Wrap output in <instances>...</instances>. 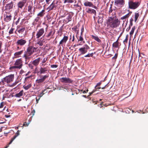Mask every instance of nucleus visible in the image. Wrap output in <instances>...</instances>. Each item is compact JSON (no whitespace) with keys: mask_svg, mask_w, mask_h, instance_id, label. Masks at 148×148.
Instances as JSON below:
<instances>
[{"mask_svg":"<svg viewBox=\"0 0 148 148\" xmlns=\"http://www.w3.org/2000/svg\"><path fill=\"white\" fill-rule=\"evenodd\" d=\"M20 131L19 130H18L17 132L15 133L14 136L11 138L10 142L8 144H7L5 148H7L9 147V145L11 144L14 140L19 135V132Z\"/></svg>","mask_w":148,"mask_h":148,"instance_id":"ddd939ff","label":"nucleus"},{"mask_svg":"<svg viewBox=\"0 0 148 148\" xmlns=\"http://www.w3.org/2000/svg\"><path fill=\"white\" fill-rule=\"evenodd\" d=\"M84 5L86 7H92L93 6H94L93 4L92 3L89 2L88 1H85L84 3ZM94 8L96 9L97 8V7L95 6H94Z\"/></svg>","mask_w":148,"mask_h":148,"instance_id":"412c9836","label":"nucleus"},{"mask_svg":"<svg viewBox=\"0 0 148 148\" xmlns=\"http://www.w3.org/2000/svg\"><path fill=\"white\" fill-rule=\"evenodd\" d=\"M83 34H81L79 38H78V41H82L84 40V39L82 37Z\"/></svg>","mask_w":148,"mask_h":148,"instance_id":"ea45409f","label":"nucleus"},{"mask_svg":"<svg viewBox=\"0 0 148 148\" xmlns=\"http://www.w3.org/2000/svg\"><path fill=\"white\" fill-rule=\"evenodd\" d=\"M29 12L28 15L26 16L25 17V18L26 20H29L34 15V11H31L30 12Z\"/></svg>","mask_w":148,"mask_h":148,"instance_id":"4be33fe9","label":"nucleus"},{"mask_svg":"<svg viewBox=\"0 0 148 148\" xmlns=\"http://www.w3.org/2000/svg\"><path fill=\"white\" fill-rule=\"evenodd\" d=\"M57 7V5L55 4L54 1L52 3L51 5L47 8V9L49 11L55 10Z\"/></svg>","mask_w":148,"mask_h":148,"instance_id":"2eb2a0df","label":"nucleus"},{"mask_svg":"<svg viewBox=\"0 0 148 148\" xmlns=\"http://www.w3.org/2000/svg\"><path fill=\"white\" fill-rule=\"evenodd\" d=\"M30 87V86L29 85L25 86H24V89H25L26 90H28Z\"/></svg>","mask_w":148,"mask_h":148,"instance_id":"3c124183","label":"nucleus"},{"mask_svg":"<svg viewBox=\"0 0 148 148\" xmlns=\"http://www.w3.org/2000/svg\"><path fill=\"white\" fill-rule=\"evenodd\" d=\"M119 42L118 41V39L115 42H114L112 45L113 47L115 48H117L119 46Z\"/></svg>","mask_w":148,"mask_h":148,"instance_id":"473e14b6","label":"nucleus"},{"mask_svg":"<svg viewBox=\"0 0 148 148\" xmlns=\"http://www.w3.org/2000/svg\"><path fill=\"white\" fill-rule=\"evenodd\" d=\"M14 77V75L13 74H11L8 76H6L1 80V82L3 84H5L6 83V85L8 86L12 87L15 86L17 83V82H15L13 83V82Z\"/></svg>","mask_w":148,"mask_h":148,"instance_id":"f03ea898","label":"nucleus"},{"mask_svg":"<svg viewBox=\"0 0 148 148\" xmlns=\"http://www.w3.org/2000/svg\"><path fill=\"white\" fill-rule=\"evenodd\" d=\"M65 89V88L64 87H63V86H62V87H61L59 89L60 90H62V89Z\"/></svg>","mask_w":148,"mask_h":148,"instance_id":"338daca9","label":"nucleus"},{"mask_svg":"<svg viewBox=\"0 0 148 148\" xmlns=\"http://www.w3.org/2000/svg\"><path fill=\"white\" fill-rule=\"evenodd\" d=\"M107 26L109 28H114L118 27L120 22L115 14L114 15L109 16L106 20Z\"/></svg>","mask_w":148,"mask_h":148,"instance_id":"f257e3e1","label":"nucleus"},{"mask_svg":"<svg viewBox=\"0 0 148 148\" xmlns=\"http://www.w3.org/2000/svg\"><path fill=\"white\" fill-rule=\"evenodd\" d=\"M25 30V27H22L19 29H17V31L18 32L19 35H22L24 32Z\"/></svg>","mask_w":148,"mask_h":148,"instance_id":"5701e85b","label":"nucleus"},{"mask_svg":"<svg viewBox=\"0 0 148 148\" xmlns=\"http://www.w3.org/2000/svg\"><path fill=\"white\" fill-rule=\"evenodd\" d=\"M90 49V47L86 44L83 47L79 48V51L81 53L79 56L84 54L87 52L88 50Z\"/></svg>","mask_w":148,"mask_h":148,"instance_id":"423d86ee","label":"nucleus"},{"mask_svg":"<svg viewBox=\"0 0 148 148\" xmlns=\"http://www.w3.org/2000/svg\"><path fill=\"white\" fill-rule=\"evenodd\" d=\"M125 4V0H115L114 4L116 6L119 7H122Z\"/></svg>","mask_w":148,"mask_h":148,"instance_id":"0eeeda50","label":"nucleus"},{"mask_svg":"<svg viewBox=\"0 0 148 148\" xmlns=\"http://www.w3.org/2000/svg\"><path fill=\"white\" fill-rule=\"evenodd\" d=\"M27 0H22L18 2L17 4L18 10L22 9L27 2Z\"/></svg>","mask_w":148,"mask_h":148,"instance_id":"9d476101","label":"nucleus"},{"mask_svg":"<svg viewBox=\"0 0 148 148\" xmlns=\"http://www.w3.org/2000/svg\"><path fill=\"white\" fill-rule=\"evenodd\" d=\"M49 77V75H46L43 76L41 79H37L36 81L37 83L40 84L43 82L45 79Z\"/></svg>","mask_w":148,"mask_h":148,"instance_id":"aec40b11","label":"nucleus"},{"mask_svg":"<svg viewBox=\"0 0 148 148\" xmlns=\"http://www.w3.org/2000/svg\"><path fill=\"white\" fill-rule=\"evenodd\" d=\"M92 38V39H94L96 41L99 43H100L101 42V40L97 36H95L93 35L91 36Z\"/></svg>","mask_w":148,"mask_h":148,"instance_id":"c85d7f7f","label":"nucleus"},{"mask_svg":"<svg viewBox=\"0 0 148 148\" xmlns=\"http://www.w3.org/2000/svg\"><path fill=\"white\" fill-rule=\"evenodd\" d=\"M55 32H54L53 33L52 30H51V31L47 35L45 36L47 38H49L51 37L54 34Z\"/></svg>","mask_w":148,"mask_h":148,"instance_id":"7c9ffc66","label":"nucleus"},{"mask_svg":"<svg viewBox=\"0 0 148 148\" xmlns=\"http://www.w3.org/2000/svg\"><path fill=\"white\" fill-rule=\"evenodd\" d=\"M132 12H130L126 15L123 16L122 17H121V20H126L127 18H128L129 17Z\"/></svg>","mask_w":148,"mask_h":148,"instance_id":"cd10ccee","label":"nucleus"},{"mask_svg":"<svg viewBox=\"0 0 148 148\" xmlns=\"http://www.w3.org/2000/svg\"><path fill=\"white\" fill-rule=\"evenodd\" d=\"M51 0H45L47 4H49Z\"/></svg>","mask_w":148,"mask_h":148,"instance_id":"4d7b16f0","label":"nucleus"},{"mask_svg":"<svg viewBox=\"0 0 148 148\" xmlns=\"http://www.w3.org/2000/svg\"><path fill=\"white\" fill-rule=\"evenodd\" d=\"M23 90L21 91L18 93H17L13 95V97H21L23 95Z\"/></svg>","mask_w":148,"mask_h":148,"instance_id":"bb28decb","label":"nucleus"},{"mask_svg":"<svg viewBox=\"0 0 148 148\" xmlns=\"http://www.w3.org/2000/svg\"><path fill=\"white\" fill-rule=\"evenodd\" d=\"M37 44L38 45H39L40 46H42L43 45V43L42 41H38Z\"/></svg>","mask_w":148,"mask_h":148,"instance_id":"c03bdc74","label":"nucleus"},{"mask_svg":"<svg viewBox=\"0 0 148 148\" xmlns=\"http://www.w3.org/2000/svg\"><path fill=\"white\" fill-rule=\"evenodd\" d=\"M12 16L10 14L7 15L5 17H4V21L5 22H8L12 19Z\"/></svg>","mask_w":148,"mask_h":148,"instance_id":"a878e982","label":"nucleus"},{"mask_svg":"<svg viewBox=\"0 0 148 148\" xmlns=\"http://www.w3.org/2000/svg\"><path fill=\"white\" fill-rule=\"evenodd\" d=\"M29 124V123H27L26 122H25L23 125V126L25 127L27 126Z\"/></svg>","mask_w":148,"mask_h":148,"instance_id":"603ef678","label":"nucleus"},{"mask_svg":"<svg viewBox=\"0 0 148 148\" xmlns=\"http://www.w3.org/2000/svg\"><path fill=\"white\" fill-rule=\"evenodd\" d=\"M108 84H107L106 85L104 86L103 87H102V89H104L106 87H108Z\"/></svg>","mask_w":148,"mask_h":148,"instance_id":"e2e57ef3","label":"nucleus"},{"mask_svg":"<svg viewBox=\"0 0 148 148\" xmlns=\"http://www.w3.org/2000/svg\"><path fill=\"white\" fill-rule=\"evenodd\" d=\"M42 58L41 57H38L32 61V64L35 66H37L40 62L42 60Z\"/></svg>","mask_w":148,"mask_h":148,"instance_id":"4468645a","label":"nucleus"},{"mask_svg":"<svg viewBox=\"0 0 148 148\" xmlns=\"http://www.w3.org/2000/svg\"><path fill=\"white\" fill-rule=\"evenodd\" d=\"M101 82H99L98 83H97L96 85L95 86V88H96V87L99 86L101 84Z\"/></svg>","mask_w":148,"mask_h":148,"instance_id":"864d4df0","label":"nucleus"},{"mask_svg":"<svg viewBox=\"0 0 148 148\" xmlns=\"http://www.w3.org/2000/svg\"><path fill=\"white\" fill-rule=\"evenodd\" d=\"M139 111H140V112H142V114H144L145 113V112H143V111H142L141 110H139V111H137V112H138V113H140V112H139Z\"/></svg>","mask_w":148,"mask_h":148,"instance_id":"69168bd1","label":"nucleus"},{"mask_svg":"<svg viewBox=\"0 0 148 148\" xmlns=\"http://www.w3.org/2000/svg\"><path fill=\"white\" fill-rule=\"evenodd\" d=\"M135 29V26H134L132 28V29L130 33V34L131 36H132V35L133 34Z\"/></svg>","mask_w":148,"mask_h":148,"instance_id":"58836bf2","label":"nucleus"},{"mask_svg":"<svg viewBox=\"0 0 148 148\" xmlns=\"http://www.w3.org/2000/svg\"><path fill=\"white\" fill-rule=\"evenodd\" d=\"M13 3L12 1L10 3L7 4L5 6V8L7 10H10L13 8Z\"/></svg>","mask_w":148,"mask_h":148,"instance_id":"b1692460","label":"nucleus"},{"mask_svg":"<svg viewBox=\"0 0 148 148\" xmlns=\"http://www.w3.org/2000/svg\"><path fill=\"white\" fill-rule=\"evenodd\" d=\"M85 10L86 13L90 14H94L95 15L96 14V12L95 10L91 8H86L85 9Z\"/></svg>","mask_w":148,"mask_h":148,"instance_id":"dca6fc26","label":"nucleus"},{"mask_svg":"<svg viewBox=\"0 0 148 148\" xmlns=\"http://www.w3.org/2000/svg\"><path fill=\"white\" fill-rule=\"evenodd\" d=\"M18 69V68L14 65V66L10 67L9 68L10 70L11 71H14L16 69Z\"/></svg>","mask_w":148,"mask_h":148,"instance_id":"c9c22d12","label":"nucleus"},{"mask_svg":"<svg viewBox=\"0 0 148 148\" xmlns=\"http://www.w3.org/2000/svg\"><path fill=\"white\" fill-rule=\"evenodd\" d=\"M93 55H94V53H88L87 55H85L84 56V57H93Z\"/></svg>","mask_w":148,"mask_h":148,"instance_id":"4c0bfd02","label":"nucleus"},{"mask_svg":"<svg viewBox=\"0 0 148 148\" xmlns=\"http://www.w3.org/2000/svg\"><path fill=\"white\" fill-rule=\"evenodd\" d=\"M96 91V90H93L92 91L89 93V95H90L92 94L94 92H95Z\"/></svg>","mask_w":148,"mask_h":148,"instance_id":"bf43d9fd","label":"nucleus"},{"mask_svg":"<svg viewBox=\"0 0 148 148\" xmlns=\"http://www.w3.org/2000/svg\"><path fill=\"white\" fill-rule=\"evenodd\" d=\"M44 33L45 30L43 28H41L38 30L36 34V38H39L44 34Z\"/></svg>","mask_w":148,"mask_h":148,"instance_id":"9b49d317","label":"nucleus"},{"mask_svg":"<svg viewBox=\"0 0 148 148\" xmlns=\"http://www.w3.org/2000/svg\"><path fill=\"white\" fill-rule=\"evenodd\" d=\"M35 111L34 110H33L31 112V114L33 116L34 115L35 113Z\"/></svg>","mask_w":148,"mask_h":148,"instance_id":"680f3d73","label":"nucleus"},{"mask_svg":"<svg viewBox=\"0 0 148 148\" xmlns=\"http://www.w3.org/2000/svg\"><path fill=\"white\" fill-rule=\"evenodd\" d=\"M77 27L76 26H75L72 28V29L75 31H76L77 30Z\"/></svg>","mask_w":148,"mask_h":148,"instance_id":"5fc2aeb1","label":"nucleus"},{"mask_svg":"<svg viewBox=\"0 0 148 148\" xmlns=\"http://www.w3.org/2000/svg\"><path fill=\"white\" fill-rule=\"evenodd\" d=\"M30 73V72L29 71L25 75V76H27V75H28Z\"/></svg>","mask_w":148,"mask_h":148,"instance_id":"774afa93","label":"nucleus"},{"mask_svg":"<svg viewBox=\"0 0 148 148\" xmlns=\"http://www.w3.org/2000/svg\"><path fill=\"white\" fill-rule=\"evenodd\" d=\"M140 5V3L139 2H134L132 0H130L128 2L129 8L130 9H135Z\"/></svg>","mask_w":148,"mask_h":148,"instance_id":"39448f33","label":"nucleus"},{"mask_svg":"<svg viewBox=\"0 0 148 148\" xmlns=\"http://www.w3.org/2000/svg\"><path fill=\"white\" fill-rule=\"evenodd\" d=\"M60 81L63 83L71 84L73 81L70 78L68 77H62L60 79Z\"/></svg>","mask_w":148,"mask_h":148,"instance_id":"1a4fd4ad","label":"nucleus"},{"mask_svg":"<svg viewBox=\"0 0 148 148\" xmlns=\"http://www.w3.org/2000/svg\"><path fill=\"white\" fill-rule=\"evenodd\" d=\"M48 71V67L47 66L45 67H41L39 69V72L40 74H45L47 73Z\"/></svg>","mask_w":148,"mask_h":148,"instance_id":"f3484780","label":"nucleus"},{"mask_svg":"<svg viewBox=\"0 0 148 148\" xmlns=\"http://www.w3.org/2000/svg\"><path fill=\"white\" fill-rule=\"evenodd\" d=\"M133 21V19L132 18H131L130 20V24L129 25V27H130V26H132L133 25V23L132 22Z\"/></svg>","mask_w":148,"mask_h":148,"instance_id":"79ce46f5","label":"nucleus"},{"mask_svg":"<svg viewBox=\"0 0 148 148\" xmlns=\"http://www.w3.org/2000/svg\"><path fill=\"white\" fill-rule=\"evenodd\" d=\"M66 19H64L63 20V21L67 23L71 21L72 20V16L70 14H67L66 15Z\"/></svg>","mask_w":148,"mask_h":148,"instance_id":"6ab92c4d","label":"nucleus"},{"mask_svg":"<svg viewBox=\"0 0 148 148\" xmlns=\"http://www.w3.org/2000/svg\"><path fill=\"white\" fill-rule=\"evenodd\" d=\"M47 57H45L43 59L41 62L40 64V65L41 66H44L45 65V64H44V63H45L47 61Z\"/></svg>","mask_w":148,"mask_h":148,"instance_id":"c756f323","label":"nucleus"},{"mask_svg":"<svg viewBox=\"0 0 148 148\" xmlns=\"http://www.w3.org/2000/svg\"><path fill=\"white\" fill-rule=\"evenodd\" d=\"M2 45V42L0 41V53L2 52V50L1 49Z\"/></svg>","mask_w":148,"mask_h":148,"instance_id":"49530a36","label":"nucleus"},{"mask_svg":"<svg viewBox=\"0 0 148 148\" xmlns=\"http://www.w3.org/2000/svg\"><path fill=\"white\" fill-rule=\"evenodd\" d=\"M134 14H135L134 21L136 22V21L138 17H139V12H138V13L135 12V13Z\"/></svg>","mask_w":148,"mask_h":148,"instance_id":"72a5a7b5","label":"nucleus"},{"mask_svg":"<svg viewBox=\"0 0 148 148\" xmlns=\"http://www.w3.org/2000/svg\"><path fill=\"white\" fill-rule=\"evenodd\" d=\"M23 52V50H22L20 51L15 52L14 54L15 58H18L21 57L20 55H21Z\"/></svg>","mask_w":148,"mask_h":148,"instance_id":"393cba45","label":"nucleus"},{"mask_svg":"<svg viewBox=\"0 0 148 148\" xmlns=\"http://www.w3.org/2000/svg\"><path fill=\"white\" fill-rule=\"evenodd\" d=\"M27 42V40L23 38L17 40L15 43L16 46V49L17 50L21 49L22 47L26 44Z\"/></svg>","mask_w":148,"mask_h":148,"instance_id":"20e7f679","label":"nucleus"},{"mask_svg":"<svg viewBox=\"0 0 148 148\" xmlns=\"http://www.w3.org/2000/svg\"><path fill=\"white\" fill-rule=\"evenodd\" d=\"M32 7L30 5H29L28 6V12H30L31 11H32Z\"/></svg>","mask_w":148,"mask_h":148,"instance_id":"37998d69","label":"nucleus"},{"mask_svg":"<svg viewBox=\"0 0 148 148\" xmlns=\"http://www.w3.org/2000/svg\"><path fill=\"white\" fill-rule=\"evenodd\" d=\"M4 106V103L3 102H2L1 103L0 105V108H3V106Z\"/></svg>","mask_w":148,"mask_h":148,"instance_id":"13d9d810","label":"nucleus"},{"mask_svg":"<svg viewBox=\"0 0 148 148\" xmlns=\"http://www.w3.org/2000/svg\"><path fill=\"white\" fill-rule=\"evenodd\" d=\"M68 39V37L66 36L65 34L64 35V36L63 38L60 40L59 42L60 45H62L64 44H65Z\"/></svg>","mask_w":148,"mask_h":148,"instance_id":"a211bd4d","label":"nucleus"},{"mask_svg":"<svg viewBox=\"0 0 148 148\" xmlns=\"http://www.w3.org/2000/svg\"><path fill=\"white\" fill-rule=\"evenodd\" d=\"M118 56V53L115 54L114 56L112 58V59L114 60L115 61H116V60Z\"/></svg>","mask_w":148,"mask_h":148,"instance_id":"a19ab883","label":"nucleus"},{"mask_svg":"<svg viewBox=\"0 0 148 148\" xmlns=\"http://www.w3.org/2000/svg\"><path fill=\"white\" fill-rule=\"evenodd\" d=\"M75 40V38H74V35H73L72 36V41L73 42Z\"/></svg>","mask_w":148,"mask_h":148,"instance_id":"0e129e2a","label":"nucleus"},{"mask_svg":"<svg viewBox=\"0 0 148 148\" xmlns=\"http://www.w3.org/2000/svg\"><path fill=\"white\" fill-rule=\"evenodd\" d=\"M46 91V90L45 89L43 90L42 91V92L40 93L38 95V99H40V98L42 97L43 95L44 94V92Z\"/></svg>","mask_w":148,"mask_h":148,"instance_id":"e433bc0d","label":"nucleus"},{"mask_svg":"<svg viewBox=\"0 0 148 148\" xmlns=\"http://www.w3.org/2000/svg\"><path fill=\"white\" fill-rule=\"evenodd\" d=\"M14 29V28H12L11 29L9 30V33L10 34H12L13 33V31Z\"/></svg>","mask_w":148,"mask_h":148,"instance_id":"a18cd8bd","label":"nucleus"},{"mask_svg":"<svg viewBox=\"0 0 148 148\" xmlns=\"http://www.w3.org/2000/svg\"><path fill=\"white\" fill-rule=\"evenodd\" d=\"M37 48L34 47L32 45L29 46L25 51L23 56V57L25 58V61L30 59L31 58L30 56L34 53L35 50Z\"/></svg>","mask_w":148,"mask_h":148,"instance_id":"7ed1b4c3","label":"nucleus"},{"mask_svg":"<svg viewBox=\"0 0 148 148\" xmlns=\"http://www.w3.org/2000/svg\"><path fill=\"white\" fill-rule=\"evenodd\" d=\"M45 10L43 9L37 15L38 16L35 18V21L38 22L39 20L40 17H42L44 16L45 14Z\"/></svg>","mask_w":148,"mask_h":148,"instance_id":"f8f14e48","label":"nucleus"},{"mask_svg":"<svg viewBox=\"0 0 148 148\" xmlns=\"http://www.w3.org/2000/svg\"><path fill=\"white\" fill-rule=\"evenodd\" d=\"M112 4H111L110 5V7L109 9V10L108 11V14L109 15V16H111L112 15V14H111V13L112 12V11H113V10L112 9Z\"/></svg>","mask_w":148,"mask_h":148,"instance_id":"f704fd0d","label":"nucleus"},{"mask_svg":"<svg viewBox=\"0 0 148 148\" xmlns=\"http://www.w3.org/2000/svg\"><path fill=\"white\" fill-rule=\"evenodd\" d=\"M32 77V76L31 75H30V76H28L27 77H26L25 78V81H27L28 79H29V78L30 77Z\"/></svg>","mask_w":148,"mask_h":148,"instance_id":"052dcab7","label":"nucleus"},{"mask_svg":"<svg viewBox=\"0 0 148 148\" xmlns=\"http://www.w3.org/2000/svg\"><path fill=\"white\" fill-rule=\"evenodd\" d=\"M25 72L24 71V70L23 69H21L20 72V74L21 75L23 73Z\"/></svg>","mask_w":148,"mask_h":148,"instance_id":"6e6d98bb","label":"nucleus"},{"mask_svg":"<svg viewBox=\"0 0 148 148\" xmlns=\"http://www.w3.org/2000/svg\"><path fill=\"white\" fill-rule=\"evenodd\" d=\"M75 1V3L76 1L75 0H64V3H73Z\"/></svg>","mask_w":148,"mask_h":148,"instance_id":"2f4dec72","label":"nucleus"},{"mask_svg":"<svg viewBox=\"0 0 148 148\" xmlns=\"http://www.w3.org/2000/svg\"><path fill=\"white\" fill-rule=\"evenodd\" d=\"M58 66V65L56 64H53V65H51V67L52 68H57Z\"/></svg>","mask_w":148,"mask_h":148,"instance_id":"8fccbe9b","label":"nucleus"},{"mask_svg":"<svg viewBox=\"0 0 148 148\" xmlns=\"http://www.w3.org/2000/svg\"><path fill=\"white\" fill-rule=\"evenodd\" d=\"M23 61L21 58L18 59L16 60L14 63V65L18 68V69H21L23 66Z\"/></svg>","mask_w":148,"mask_h":148,"instance_id":"6e6552de","label":"nucleus"},{"mask_svg":"<svg viewBox=\"0 0 148 148\" xmlns=\"http://www.w3.org/2000/svg\"><path fill=\"white\" fill-rule=\"evenodd\" d=\"M128 40V35H127L126 36L125 39L123 41V42L124 43H127Z\"/></svg>","mask_w":148,"mask_h":148,"instance_id":"de8ad7c7","label":"nucleus"},{"mask_svg":"<svg viewBox=\"0 0 148 148\" xmlns=\"http://www.w3.org/2000/svg\"><path fill=\"white\" fill-rule=\"evenodd\" d=\"M81 34H83V33L84 32V25H82V26L81 27Z\"/></svg>","mask_w":148,"mask_h":148,"instance_id":"09e8293b","label":"nucleus"}]
</instances>
